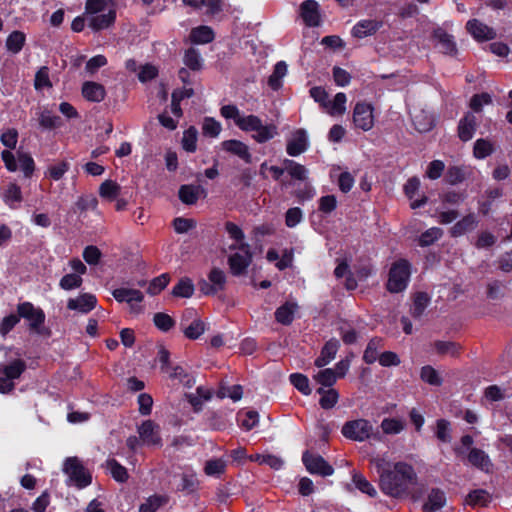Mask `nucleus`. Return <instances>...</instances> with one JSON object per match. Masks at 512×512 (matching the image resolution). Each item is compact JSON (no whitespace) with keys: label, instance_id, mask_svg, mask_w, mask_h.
I'll list each match as a JSON object with an SVG mask.
<instances>
[{"label":"nucleus","instance_id":"obj_1","mask_svg":"<svg viewBox=\"0 0 512 512\" xmlns=\"http://www.w3.org/2000/svg\"><path fill=\"white\" fill-rule=\"evenodd\" d=\"M379 475V486L383 493L391 497H401L416 484L417 475L413 467L404 462L391 463L384 457H373L370 460Z\"/></svg>","mask_w":512,"mask_h":512},{"label":"nucleus","instance_id":"obj_2","mask_svg":"<svg viewBox=\"0 0 512 512\" xmlns=\"http://www.w3.org/2000/svg\"><path fill=\"white\" fill-rule=\"evenodd\" d=\"M410 264L405 259L395 261L389 270L386 289L390 293H400L407 288L410 279Z\"/></svg>","mask_w":512,"mask_h":512},{"label":"nucleus","instance_id":"obj_3","mask_svg":"<svg viewBox=\"0 0 512 512\" xmlns=\"http://www.w3.org/2000/svg\"><path fill=\"white\" fill-rule=\"evenodd\" d=\"M344 437L353 441H365L370 438L380 440L378 433L373 432V426L366 419H356L346 422L341 430Z\"/></svg>","mask_w":512,"mask_h":512},{"label":"nucleus","instance_id":"obj_4","mask_svg":"<svg viewBox=\"0 0 512 512\" xmlns=\"http://www.w3.org/2000/svg\"><path fill=\"white\" fill-rule=\"evenodd\" d=\"M19 318H24L29 322V329L37 334L44 333L45 313L35 307L31 302H23L17 305Z\"/></svg>","mask_w":512,"mask_h":512},{"label":"nucleus","instance_id":"obj_5","mask_svg":"<svg viewBox=\"0 0 512 512\" xmlns=\"http://www.w3.org/2000/svg\"><path fill=\"white\" fill-rule=\"evenodd\" d=\"M63 470L65 474L68 475L69 480L73 482L78 488H84L91 483L92 478L90 473L77 457L67 458L65 460Z\"/></svg>","mask_w":512,"mask_h":512},{"label":"nucleus","instance_id":"obj_6","mask_svg":"<svg viewBox=\"0 0 512 512\" xmlns=\"http://www.w3.org/2000/svg\"><path fill=\"white\" fill-rule=\"evenodd\" d=\"M231 249H238V252L230 255L228 259L229 267L233 275L239 276L245 273L247 267L250 265L252 261V254L250 252V247L246 243H241L240 245H232Z\"/></svg>","mask_w":512,"mask_h":512},{"label":"nucleus","instance_id":"obj_7","mask_svg":"<svg viewBox=\"0 0 512 512\" xmlns=\"http://www.w3.org/2000/svg\"><path fill=\"white\" fill-rule=\"evenodd\" d=\"M374 107L366 101H358L354 108L352 119L356 128L369 131L374 126Z\"/></svg>","mask_w":512,"mask_h":512},{"label":"nucleus","instance_id":"obj_8","mask_svg":"<svg viewBox=\"0 0 512 512\" xmlns=\"http://www.w3.org/2000/svg\"><path fill=\"white\" fill-rule=\"evenodd\" d=\"M302 461L311 474H318L325 477L332 475L334 472L333 467L329 465L322 456L309 451L303 453Z\"/></svg>","mask_w":512,"mask_h":512},{"label":"nucleus","instance_id":"obj_9","mask_svg":"<svg viewBox=\"0 0 512 512\" xmlns=\"http://www.w3.org/2000/svg\"><path fill=\"white\" fill-rule=\"evenodd\" d=\"M97 305V298L92 293H80L76 298H69L67 308L82 314H87Z\"/></svg>","mask_w":512,"mask_h":512},{"label":"nucleus","instance_id":"obj_10","mask_svg":"<svg viewBox=\"0 0 512 512\" xmlns=\"http://www.w3.org/2000/svg\"><path fill=\"white\" fill-rule=\"evenodd\" d=\"M383 21L377 19H362L351 30V35L357 39H363L375 35L382 27Z\"/></svg>","mask_w":512,"mask_h":512},{"label":"nucleus","instance_id":"obj_11","mask_svg":"<svg viewBox=\"0 0 512 512\" xmlns=\"http://www.w3.org/2000/svg\"><path fill=\"white\" fill-rule=\"evenodd\" d=\"M140 440L148 446H161L159 426L151 420L144 421L138 428Z\"/></svg>","mask_w":512,"mask_h":512},{"label":"nucleus","instance_id":"obj_12","mask_svg":"<svg viewBox=\"0 0 512 512\" xmlns=\"http://www.w3.org/2000/svg\"><path fill=\"white\" fill-rule=\"evenodd\" d=\"M433 40L437 41L440 52L454 56L457 54V45L454 36L447 33L443 28L437 27L432 32Z\"/></svg>","mask_w":512,"mask_h":512},{"label":"nucleus","instance_id":"obj_13","mask_svg":"<svg viewBox=\"0 0 512 512\" xmlns=\"http://www.w3.org/2000/svg\"><path fill=\"white\" fill-rule=\"evenodd\" d=\"M466 30L477 41H489L496 37V33L493 28L475 18L467 21Z\"/></svg>","mask_w":512,"mask_h":512},{"label":"nucleus","instance_id":"obj_14","mask_svg":"<svg viewBox=\"0 0 512 512\" xmlns=\"http://www.w3.org/2000/svg\"><path fill=\"white\" fill-rule=\"evenodd\" d=\"M308 149V137L304 129H297L292 139L287 142L286 152L291 157H296Z\"/></svg>","mask_w":512,"mask_h":512},{"label":"nucleus","instance_id":"obj_15","mask_svg":"<svg viewBox=\"0 0 512 512\" xmlns=\"http://www.w3.org/2000/svg\"><path fill=\"white\" fill-rule=\"evenodd\" d=\"M478 126L477 117L472 112H467L458 123V137L461 141L471 140Z\"/></svg>","mask_w":512,"mask_h":512},{"label":"nucleus","instance_id":"obj_16","mask_svg":"<svg viewBox=\"0 0 512 512\" xmlns=\"http://www.w3.org/2000/svg\"><path fill=\"white\" fill-rule=\"evenodd\" d=\"M300 14L307 26L316 27L320 24L319 4L317 1H303L300 5Z\"/></svg>","mask_w":512,"mask_h":512},{"label":"nucleus","instance_id":"obj_17","mask_svg":"<svg viewBox=\"0 0 512 512\" xmlns=\"http://www.w3.org/2000/svg\"><path fill=\"white\" fill-rule=\"evenodd\" d=\"M82 95L90 102H101L105 99V87L97 82L86 81L82 85Z\"/></svg>","mask_w":512,"mask_h":512},{"label":"nucleus","instance_id":"obj_18","mask_svg":"<svg viewBox=\"0 0 512 512\" xmlns=\"http://www.w3.org/2000/svg\"><path fill=\"white\" fill-rule=\"evenodd\" d=\"M115 20L116 11L111 9L106 14L91 16L88 19V27L91 28L94 32H98L112 26L115 23Z\"/></svg>","mask_w":512,"mask_h":512},{"label":"nucleus","instance_id":"obj_19","mask_svg":"<svg viewBox=\"0 0 512 512\" xmlns=\"http://www.w3.org/2000/svg\"><path fill=\"white\" fill-rule=\"evenodd\" d=\"M339 347L340 343L337 339L327 341L321 350L320 356L314 362L315 366L321 368L329 364L335 358Z\"/></svg>","mask_w":512,"mask_h":512},{"label":"nucleus","instance_id":"obj_20","mask_svg":"<svg viewBox=\"0 0 512 512\" xmlns=\"http://www.w3.org/2000/svg\"><path fill=\"white\" fill-rule=\"evenodd\" d=\"M223 149L226 152L238 156L246 163H251L252 156L249 152L248 146L242 141L231 139L222 143Z\"/></svg>","mask_w":512,"mask_h":512},{"label":"nucleus","instance_id":"obj_21","mask_svg":"<svg viewBox=\"0 0 512 512\" xmlns=\"http://www.w3.org/2000/svg\"><path fill=\"white\" fill-rule=\"evenodd\" d=\"M446 503L445 493L437 488H433L427 495V500L423 504L424 512H436L439 511Z\"/></svg>","mask_w":512,"mask_h":512},{"label":"nucleus","instance_id":"obj_22","mask_svg":"<svg viewBox=\"0 0 512 512\" xmlns=\"http://www.w3.org/2000/svg\"><path fill=\"white\" fill-rule=\"evenodd\" d=\"M26 363L22 359H15L9 364L0 365V374L4 375L10 381L19 379L26 370Z\"/></svg>","mask_w":512,"mask_h":512},{"label":"nucleus","instance_id":"obj_23","mask_svg":"<svg viewBox=\"0 0 512 512\" xmlns=\"http://www.w3.org/2000/svg\"><path fill=\"white\" fill-rule=\"evenodd\" d=\"M112 294L118 302H127L130 304L131 309H134V302L140 303L144 299L143 293L137 289L118 288L115 289Z\"/></svg>","mask_w":512,"mask_h":512},{"label":"nucleus","instance_id":"obj_24","mask_svg":"<svg viewBox=\"0 0 512 512\" xmlns=\"http://www.w3.org/2000/svg\"><path fill=\"white\" fill-rule=\"evenodd\" d=\"M25 44L26 34L20 30L12 31L5 41L6 50L13 55L19 54Z\"/></svg>","mask_w":512,"mask_h":512},{"label":"nucleus","instance_id":"obj_25","mask_svg":"<svg viewBox=\"0 0 512 512\" xmlns=\"http://www.w3.org/2000/svg\"><path fill=\"white\" fill-rule=\"evenodd\" d=\"M193 44H208L215 38L213 29L206 25H200L193 28L189 35Z\"/></svg>","mask_w":512,"mask_h":512},{"label":"nucleus","instance_id":"obj_26","mask_svg":"<svg viewBox=\"0 0 512 512\" xmlns=\"http://www.w3.org/2000/svg\"><path fill=\"white\" fill-rule=\"evenodd\" d=\"M384 347V342L382 338L374 337L372 338L363 353V361L367 364H373L376 360L379 359V355L381 353L380 350Z\"/></svg>","mask_w":512,"mask_h":512},{"label":"nucleus","instance_id":"obj_27","mask_svg":"<svg viewBox=\"0 0 512 512\" xmlns=\"http://www.w3.org/2000/svg\"><path fill=\"white\" fill-rule=\"evenodd\" d=\"M287 74V64L285 61H279L275 64L272 74L268 77L267 84L273 91H278L282 87V79Z\"/></svg>","mask_w":512,"mask_h":512},{"label":"nucleus","instance_id":"obj_28","mask_svg":"<svg viewBox=\"0 0 512 512\" xmlns=\"http://www.w3.org/2000/svg\"><path fill=\"white\" fill-rule=\"evenodd\" d=\"M297 305L292 302H286L275 311V319L283 325H290L294 319Z\"/></svg>","mask_w":512,"mask_h":512},{"label":"nucleus","instance_id":"obj_29","mask_svg":"<svg viewBox=\"0 0 512 512\" xmlns=\"http://www.w3.org/2000/svg\"><path fill=\"white\" fill-rule=\"evenodd\" d=\"M476 224L477 221L475 216L473 214H469L454 224L450 229V234L452 237H459L468 231H472L476 227Z\"/></svg>","mask_w":512,"mask_h":512},{"label":"nucleus","instance_id":"obj_30","mask_svg":"<svg viewBox=\"0 0 512 512\" xmlns=\"http://www.w3.org/2000/svg\"><path fill=\"white\" fill-rule=\"evenodd\" d=\"M282 164L285 166V172H287L292 179L299 181H305L307 179L308 170L304 165L291 159H284Z\"/></svg>","mask_w":512,"mask_h":512},{"label":"nucleus","instance_id":"obj_31","mask_svg":"<svg viewBox=\"0 0 512 512\" xmlns=\"http://www.w3.org/2000/svg\"><path fill=\"white\" fill-rule=\"evenodd\" d=\"M468 461L475 467L488 471L492 466L488 455L480 449L472 448L468 454Z\"/></svg>","mask_w":512,"mask_h":512},{"label":"nucleus","instance_id":"obj_32","mask_svg":"<svg viewBox=\"0 0 512 512\" xmlns=\"http://www.w3.org/2000/svg\"><path fill=\"white\" fill-rule=\"evenodd\" d=\"M433 347L436 353L441 356L458 357L462 351L460 344L451 341H436Z\"/></svg>","mask_w":512,"mask_h":512},{"label":"nucleus","instance_id":"obj_33","mask_svg":"<svg viewBox=\"0 0 512 512\" xmlns=\"http://www.w3.org/2000/svg\"><path fill=\"white\" fill-rule=\"evenodd\" d=\"M183 63L192 71H200L203 68V59L199 51L193 47H190L185 51Z\"/></svg>","mask_w":512,"mask_h":512},{"label":"nucleus","instance_id":"obj_34","mask_svg":"<svg viewBox=\"0 0 512 512\" xmlns=\"http://www.w3.org/2000/svg\"><path fill=\"white\" fill-rule=\"evenodd\" d=\"M317 393L321 394L319 404L323 409H331L338 402L339 394L333 388L325 390L324 388L320 387L317 389Z\"/></svg>","mask_w":512,"mask_h":512},{"label":"nucleus","instance_id":"obj_35","mask_svg":"<svg viewBox=\"0 0 512 512\" xmlns=\"http://www.w3.org/2000/svg\"><path fill=\"white\" fill-rule=\"evenodd\" d=\"M430 298L425 292H418L414 296L413 305L411 307V315L414 318H419L428 306Z\"/></svg>","mask_w":512,"mask_h":512},{"label":"nucleus","instance_id":"obj_36","mask_svg":"<svg viewBox=\"0 0 512 512\" xmlns=\"http://www.w3.org/2000/svg\"><path fill=\"white\" fill-rule=\"evenodd\" d=\"M494 152L493 144L484 138L477 139L473 147V155L477 159H485Z\"/></svg>","mask_w":512,"mask_h":512},{"label":"nucleus","instance_id":"obj_37","mask_svg":"<svg viewBox=\"0 0 512 512\" xmlns=\"http://www.w3.org/2000/svg\"><path fill=\"white\" fill-rule=\"evenodd\" d=\"M198 131L194 126H190L183 133L182 147L186 152L194 153L197 149Z\"/></svg>","mask_w":512,"mask_h":512},{"label":"nucleus","instance_id":"obj_38","mask_svg":"<svg viewBox=\"0 0 512 512\" xmlns=\"http://www.w3.org/2000/svg\"><path fill=\"white\" fill-rule=\"evenodd\" d=\"M491 501L490 494L482 489L470 492L466 498V502L471 506L485 507Z\"/></svg>","mask_w":512,"mask_h":512},{"label":"nucleus","instance_id":"obj_39","mask_svg":"<svg viewBox=\"0 0 512 512\" xmlns=\"http://www.w3.org/2000/svg\"><path fill=\"white\" fill-rule=\"evenodd\" d=\"M262 120L253 114L247 116H240L239 119H236V125L239 129L245 132H254V130H258L260 127V122Z\"/></svg>","mask_w":512,"mask_h":512},{"label":"nucleus","instance_id":"obj_40","mask_svg":"<svg viewBox=\"0 0 512 512\" xmlns=\"http://www.w3.org/2000/svg\"><path fill=\"white\" fill-rule=\"evenodd\" d=\"M194 293V285L191 279L184 277L174 286L172 294L176 297L189 298Z\"/></svg>","mask_w":512,"mask_h":512},{"label":"nucleus","instance_id":"obj_41","mask_svg":"<svg viewBox=\"0 0 512 512\" xmlns=\"http://www.w3.org/2000/svg\"><path fill=\"white\" fill-rule=\"evenodd\" d=\"M106 466L109 469L112 477L118 482H126L128 480L127 469L118 463L115 459H109L106 462Z\"/></svg>","mask_w":512,"mask_h":512},{"label":"nucleus","instance_id":"obj_42","mask_svg":"<svg viewBox=\"0 0 512 512\" xmlns=\"http://www.w3.org/2000/svg\"><path fill=\"white\" fill-rule=\"evenodd\" d=\"M381 428L385 434H398L404 430L405 422L397 418H384L381 422Z\"/></svg>","mask_w":512,"mask_h":512},{"label":"nucleus","instance_id":"obj_43","mask_svg":"<svg viewBox=\"0 0 512 512\" xmlns=\"http://www.w3.org/2000/svg\"><path fill=\"white\" fill-rule=\"evenodd\" d=\"M420 378L422 381L433 386H441L443 382L438 371L430 365H426L421 368Z\"/></svg>","mask_w":512,"mask_h":512},{"label":"nucleus","instance_id":"obj_44","mask_svg":"<svg viewBox=\"0 0 512 512\" xmlns=\"http://www.w3.org/2000/svg\"><path fill=\"white\" fill-rule=\"evenodd\" d=\"M39 124L42 128L53 130L62 125L61 117L51 114L50 111L45 110L40 114Z\"/></svg>","mask_w":512,"mask_h":512},{"label":"nucleus","instance_id":"obj_45","mask_svg":"<svg viewBox=\"0 0 512 512\" xmlns=\"http://www.w3.org/2000/svg\"><path fill=\"white\" fill-rule=\"evenodd\" d=\"M256 132L253 135V138L258 143H265L271 140L276 135V126L273 124L263 125L262 121L260 122V127L258 130H254Z\"/></svg>","mask_w":512,"mask_h":512},{"label":"nucleus","instance_id":"obj_46","mask_svg":"<svg viewBox=\"0 0 512 512\" xmlns=\"http://www.w3.org/2000/svg\"><path fill=\"white\" fill-rule=\"evenodd\" d=\"M443 235V230L438 227H432L425 232H423L419 239L418 243L422 247L430 246L434 242H436L438 239H440Z\"/></svg>","mask_w":512,"mask_h":512},{"label":"nucleus","instance_id":"obj_47","mask_svg":"<svg viewBox=\"0 0 512 512\" xmlns=\"http://www.w3.org/2000/svg\"><path fill=\"white\" fill-rule=\"evenodd\" d=\"M313 378L317 383L325 387L333 386L338 379L336 372L331 368L320 370Z\"/></svg>","mask_w":512,"mask_h":512},{"label":"nucleus","instance_id":"obj_48","mask_svg":"<svg viewBox=\"0 0 512 512\" xmlns=\"http://www.w3.org/2000/svg\"><path fill=\"white\" fill-rule=\"evenodd\" d=\"M446 183L455 185L465 180V171L459 166H449L444 174Z\"/></svg>","mask_w":512,"mask_h":512},{"label":"nucleus","instance_id":"obj_49","mask_svg":"<svg viewBox=\"0 0 512 512\" xmlns=\"http://www.w3.org/2000/svg\"><path fill=\"white\" fill-rule=\"evenodd\" d=\"M166 502V497L153 495L140 505L139 512H156Z\"/></svg>","mask_w":512,"mask_h":512},{"label":"nucleus","instance_id":"obj_50","mask_svg":"<svg viewBox=\"0 0 512 512\" xmlns=\"http://www.w3.org/2000/svg\"><path fill=\"white\" fill-rule=\"evenodd\" d=\"M353 483L356 488L361 492L368 494L370 497H375L377 492L371 483L360 473H354L352 476Z\"/></svg>","mask_w":512,"mask_h":512},{"label":"nucleus","instance_id":"obj_51","mask_svg":"<svg viewBox=\"0 0 512 512\" xmlns=\"http://www.w3.org/2000/svg\"><path fill=\"white\" fill-rule=\"evenodd\" d=\"M69 168L70 164L67 161H60L48 167L46 176L54 181H59Z\"/></svg>","mask_w":512,"mask_h":512},{"label":"nucleus","instance_id":"obj_52","mask_svg":"<svg viewBox=\"0 0 512 512\" xmlns=\"http://www.w3.org/2000/svg\"><path fill=\"white\" fill-rule=\"evenodd\" d=\"M103 202L110 205L116 211H123L129 203V200L120 196V194H100Z\"/></svg>","mask_w":512,"mask_h":512},{"label":"nucleus","instance_id":"obj_53","mask_svg":"<svg viewBox=\"0 0 512 512\" xmlns=\"http://www.w3.org/2000/svg\"><path fill=\"white\" fill-rule=\"evenodd\" d=\"M347 97L343 92H338L332 102H330L328 108L331 115H342L346 111Z\"/></svg>","mask_w":512,"mask_h":512},{"label":"nucleus","instance_id":"obj_54","mask_svg":"<svg viewBox=\"0 0 512 512\" xmlns=\"http://www.w3.org/2000/svg\"><path fill=\"white\" fill-rule=\"evenodd\" d=\"M208 280L217 292L224 290L226 285V275L223 270L213 268L208 274Z\"/></svg>","mask_w":512,"mask_h":512},{"label":"nucleus","instance_id":"obj_55","mask_svg":"<svg viewBox=\"0 0 512 512\" xmlns=\"http://www.w3.org/2000/svg\"><path fill=\"white\" fill-rule=\"evenodd\" d=\"M170 276L168 273L155 277L149 284L147 292L150 295L159 294L169 284Z\"/></svg>","mask_w":512,"mask_h":512},{"label":"nucleus","instance_id":"obj_56","mask_svg":"<svg viewBox=\"0 0 512 512\" xmlns=\"http://www.w3.org/2000/svg\"><path fill=\"white\" fill-rule=\"evenodd\" d=\"M205 331L204 323L199 319H194L187 327L184 328L183 332L189 339L195 340L199 338Z\"/></svg>","mask_w":512,"mask_h":512},{"label":"nucleus","instance_id":"obj_57","mask_svg":"<svg viewBox=\"0 0 512 512\" xmlns=\"http://www.w3.org/2000/svg\"><path fill=\"white\" fill-rule=\"evenodd\" d=\"M34 87L36 90L42 88H51L52 83L49 78V68L42 66L35 74Z\"/></svg>","mask_w":512,"mask_h":512},{"label":"nucleus","instance_id":"obj_58","mask_svg":"<svg viewBox=\"0 0 512 512\" xmlns=\"http://www.w3.org/2000/svg\"><path fill=\"white\" fill-rule=\"evenodd\" d=\"M83 283V279L80 275H77V274H73V273H70V274H66L64 275L60 282H59V286L61 289L63 290H73V289H76V288H79Z\"/></svg>","mask_w":512,"mask_h":512},{"label":"nucleus","instance_id":"obj_59","mask_svg":"<svg viewBox=\"0 0 512 512\" xmlns=\"http://www.w3.org/2000/svg\"><path fill=\"white\" fill-rule=\"evenodd\" d=\"M289 379L291 384L304 395H309L311 393L309 380L305 375L294 373L290 375Z\"/></svg>","mask_w":512,"mask_h":512},{"label":"nucleus","instance_id":"obj_60","mask_svg":"<svg viewBox=\"0 0 512 512\" xmlns=\"http://www.w3.org/2000/svg\"><path fill=\"white\" fill-rule=\"evenodd\" d=\"M221 132V125L214 118L206 117L202 124V133L204 136L217 137Z\"/></svg>","mask_w":512,"mask_h":512},{"label":"nucleus","instance_id":"obj_61","mask_svg":"<svg viewBox=\"0 0 512 512\" xmlns=\"http://www.w3.org/2000/svg\"><path fill=\"white\" fill-rule=\"evenodd\" d=\"M153 321L155 326L164 332L169 331L175 325L173 318L162 312L156 313L153 317Z\"/></svg>","mask_w":512,"mask_h":512},{"label":"nucleus","instance_id":"obj_62","mask_svg":"<svg viewBox=\"0 0 512 512\" xmlns=\"http://www.w3.org/2000/svg\"><path fill=\"white\" fill-rule=\"evenodd\" d=\"M492 102L491 96L486 93L474 94L470 100V108L478 113L482 111L483 105L490 104Z\"/></svg>","mask_w":512,"mask_h":512},{"label":"nucleus","instance_id":"obj_63","mask_svg":"<svg viewBox=\"0 0 512 512\" xmlns=\"http://www.w3.org/2000/svg\"><path fill=\"white\" fill-rule=\"evenodd\" d=\"M226 464L222 459H212L206 462L204 471L209 476H218L225 471Z\"/></svg>","mask_w":512,"mask_h":512},{"label":"nucleus","instance_id":"obj_64","mask_svg":"<svg viewBox=\"0 0 512 512\" xmlns=\"http://www.w3.org/2000/svg\"><path fill=\"white\" fill-rule=\"evenodd\" d=\"M332 74L334 82L337 86L346 87L351 82L350 73L341 67H333Z\"/></svg>","mask_w":512,"mask_h":512}]
</instances>
